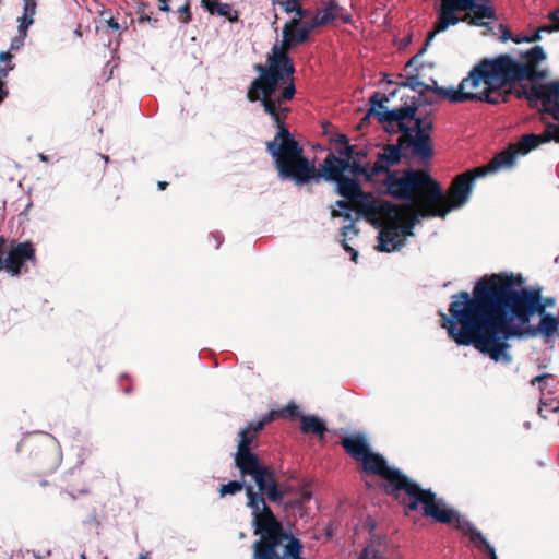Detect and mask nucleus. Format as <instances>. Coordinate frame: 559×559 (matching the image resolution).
I'll list each match as a JSON object with an SVG mask.
<instances>
[{
    "label": "nucleus",
    "instance_id": "nucleus-9",
    "mask_svg": "<svg viewBox=\"0 0 559 559\" xmlns=\"http://www.w3.org/2000/svg\"><path fill=\"white\" fill-rule=\"evenodd\" d=\"M366 471L383 476L392 487L393 491L405 490L409 497L407 508L417 510L421 504L423 513L437 522H448L450 511H441L444 500L438 499L430 489H423L417 483L411 480L400 469L390 467L385 460L371 450L367 453L366 460L360 461Z\"/></svg>",
    "mask_w": 559,
    "mask_h": 559
},
{
    "label": "nucleus",
    "instance_id": "nucleus-21",
    "mask_svg": "<svg viewBox=\"0 0 559 559\" xmlns=\"http://www.w3.org/2000/svg\"><path fill=\"white\" fill-rule=\"evenodd\" d=\"M518 155L516 150L513 146H510L497 154L487 166L478 169L485 170V175L502 169H511L516 163Z\"/></svg>",
    "mask_w": 559,
    "mask_h": 559
},
{
    "label": "nucleus",
    "instance_id": "nucleus-6",
    "mask_svg": "<svg viewBox=\"0 0 559 559\" xmlns=\"http://www.w3.org/2000/svg\"><path fill=\"white\" fill-rule=\"evenodd\" d=\"M251 478L258 491H254L252 485L247 484V507L251 510L253 533L259 536L252 543L251 559H257L259 551L269 552V559H304L300 540L284 530L263 497L266 495L269 501L273 503L283 502L285 491L277 485L274 471L264 465Z\"/></svg>",
    "mask_w": 559,
    "mask_h": 559
},
{
    "label": "nucleus",
    "instance_id": "nucleus-15",
    "mask_svg": "<svg viewBox=\"0 0 559 559\" xmlns=\"http://www.w3.org/2000/svg\"><path fill=\"white\" fill-rule=\"evenodd\" d=\"M250 440L245 438L238 441L237 451L234 454L235 467L239 471L241 478L253 477L264 466L259 457L251 451Z\"/></svg>",
    "mask_w": 559,
    "mask_h": 559
},
{
    "label": "nucleus",
    "instance_id": "nucleus-60",
    "mask_svg": "<svg viewBox=\"0 0 559 559\" xmlns=\"http://www.w3.org/2000/svg\"><path fill=\"white\" fill-rule=\"evenodd\" d=\"M558 411H559V407L554 408V412H558Z\"/></svg>",
    "mask_w": 559,
    "mask_h": 559
},
{
    "label": "nucleus",
    "instance_id": "nucleus-37",
    "mask_svg": "<svg viewBox=\"0 0 559 559\" xmlns=\"http://www.w3.org/2000/svg\"><path fill=\"white\" fill-rule=\"evenodd\" d=\"M355 150L356 148L354 145L346 143L344 150H338L340 156H336V157L337 158H348V160H352L355 155Z\"/></svg>",
    "mask_w": 559,
    "mask_h": 559
},
{
    "label": "nucleus",
    "instance_id": "nucleus-4",
    "mask_svg": "<svg viewBox=\"0 0 559 559\" xmlns=\"http://www.w3.org/2000/svg\"><path fill=\"white\" fill-rule=\"evenodd\" d=\"M522 284L521 275L492 274L488 282H477L472 296L467 292L452 295L448 314L481 312L527 324L533 316L549 313L547 309L556 306L554 297H544L540 289L522 288Z\"/></svg>",
    "mask_w": 559,
    "mask_h": 559
},
{
    "label": "nucleus",
    "instance_id": "nucleus-18",
    "mask_svg": "<svg viewBox=\"0 0 559 559\" xmlns=\"http://www.w3.org/2000/svg\"><path fill=\"white\" fill-rule=\"evenodd\" d=\"M35 260V250L31 242H21L12 247L5 258V272L10 276H16L23 270L27 261Z\"/></svg>",
    "mask_w": 559,
    "mask_h": 559
},
{
    "label": "nucleus",
    "instance_id": "nucleus-29",
    "mask_svg": "<svg viewBox=\"0 0 559 559\" xmlns=\"http://www.w3.org/2000/svg\"><path fill=\"white\" fill-rule=\"evenodd\" d=\"M265 426V421H250L248 425L240 429L238 432L239 440L247 438L250 440V444L253 442L254 435L261 431Z\"/></svg>",
    "mask_w": 559,
    "mask_h": 559
},
{
    "label": "nucleus",
    "instance_id": "nucleus-14",
    "mask_svg": "<svg viewBox=\"0 0 559 559\" xmlns=\"http://www.w3.org/2000/svg\"><path fill=\"white\" fill-rule=\"evenodd\" d=\"M471 80L469 74L464 78L457 87L450 86V87H442L439 85H436L435 87L428 85L425 86V90H431L433 94H436L438 97L447 98L452 103H462L466 100H480V99H487L486 94H478L474 84L472 82H468Z\"/></svg>",
    "mask_w": 559,
    "mask_h": 559
},
{
    "label": "nucleus",
    "instance_id": "nucleus-33",
    "mask_svg": "<svg viewBox=\"0 0 559 559\" xmlns=\"http://www.w3.org/2000/svg\"><path fill=\"white\" fill-rule=\"evenodd\" d=\"M542 38H543V33H542L540 28L538 27L530 36L514 37L513 41H515L518 44H520V43H536V41L542 40Z\"/></svg>",
    "mask_w": 559,
    "mask_h": 559
},
{
    "label": "nucleus",
    "instance_id": "nucleus-38",
    "mask_svg": "<svg viewBox=\"0 0 559 559\" xmlns=\"http://www.w3.org/2000/svg\"><path fill=\"white\" fill-rule=\"evenodd\" d=\"M311 497H312V495H311V492L309 490L302 489L300 491L299 498L296 501L292 502V506H294V507H301L304 503L309 501L311 499Z\"/></svg>",
    "mask_w": 559,
    "mask_h": 559
},
{
    "label": "nucleus",
    "instance_id": "nucleus-45",
    "mask_svg": "<svg viewBox=\"0 0 559 559\" xmlns=\"http://www.w3.org/2000/svg\"><path fill=\"white\" fill-rule=\"evenodd\" d=\"M159 2V7L158 9L163 12H168L170 9H169V5H168V0H158Z\"/></svg>",
    "mask_w": 559,
    "mask_h": 559
},
{
    "label": "nucleus",
    "instance_id": "nucleus-40",
    "mask_svg": "<svg viewBox=\"0 0 559 559\" xmlns=\"http://www.w3.org/2000/svg\"><path fill=\"white\" fill-rule=\"evenodd\" d=\"M297 26L299 28H301L302 31H306V33L308 35H310V33L313 31V28L318 27L319 25L314 24V17H313L311 22H301L300 21Z\"/></svg>",
    "mask_w": 559,
    "mask_h": 559
},
{
    "label": "nucleus",
    "instance_id": "nucleus-10",
    "mask_svg": "<svg viewBox=\"0 0 559 559\" xmlns=\"http://www.w3.org/2000/svg\"><path fill=\"white\" fill-rule=\"evenodd\" d=\"M455 12H472L474 17L471 23L475 25H483V20L495 19V11L491 7L490 0H441L438 9V19L426 38V46H430L433 38L445 31L450 26H455L461 21H466L468 16L460 19Z\"/></svg>",
    "mask_w": 559,
    "mask_h": 559
},
{
    "label": "nucleus",
    "instance_id": "nucleus-44",
    "mask_svg": "<svg viewBox=\"0 0 559 559\" xmlns=\"http://www.w3.org/2000/svg\"><path fill=\"white\" fill-rule=\"evenodd\" d=\"M335 205L342 210H348V211H352L353 210V206L348 204L347 201H344V200H337L335 202Z\"/></svg>",
    "mask_w": 559,
    "mask_h": 559
},
{
    "label": "nucleus",
    "instance_id": "nucleus-43",
    "mask_svg": "<svg viewBox=\"0 0 559 559\" xmlns=\"http://www.w3.org/2000/svg\"><path fill=\"white\" fill-rule=\"evenodd\" d=\"M500 29L502 31L500 38L503 43L508 41L509 39H512V40L514 39L513 37H511L510 32L507 28H504L502 25H500Z\"/></svg>",
    "mask_w": 559,
    "mask_h": 559
},
{
    "label": "nucleus",
    "instance_id": "nucleus-17",
    "mask_svg": "<svg viewBox=\"0 0 559 559\" xmlns=\"http://www.w3.org/2000/svg\"><path fill=\"white\" fill-rule=\"evenodd\" d=\"M368 156L367 148L355 150V155L352 160L348 158H337L333 153L328 154L325 159L331 160L337 165H341V170H348L354 177H362L365 181L371 182L372 164L364 163V159Z\"/></svg>",
    "mask_w": 559,
    "mask_h": 559
},
{
    "label": "nucleus",
    "instance_id": "nucleus-52",
    "mask_svg": "<svg viewBox=\"0 0 559 559\" xmlns=\"http://www.w3.org/2000/svg\"><path fill=\"white\" fill-rule=\"evenodd\" d=\"M166 185H167V182H165V181H158L159 189H165Z\"/></svg>",
    "mask_w": 559,
    "mask_h": 559
},
{
    "label": "nucleus",
    "instance_id": "nucleus-32",
    "mask_svg": "<svg viewBox=\"0 0 559 559\" xmlns=\"http://www.w3.org/2000/svg\"><path fill=\"white\" fill-rule=\"evenodd\" d=\"M278 4L284 9L285 12L295 13L294 16H298V13L300 12L302 17H305L307 14V12L299 5L298 0H280Z\"/></svg>",
    "mask_w": 559,
    "mask_h": 559
},
{
    "label": "nucleus",
    "instance_id": "nucleus-59",
    "mask_svg": "<svg viewBox=\"0 0 559 559\" xmlns=\"http://www.w3.org/2000/svg\"><path fill=\"white\" fill-rule=\"evenodd\" d=\"M103 158H104V160H106V162H108V159H109V158H108V156H106V155H103Z\"/></svg>",
    "mask_w": 559,
    "mask_h": 559
},
{
    "label": "nucleus",
    "instance_id": "nucleus-51",
    "mask_svg": "<svg viewBox=\"0 0 559 559\" xmlns=\"http://www.w3.org/2000/svg\"><path fill=\"white\" fill-rule=\"evenodd\" d=\"M5 271V259H0V271Z\"/></svg>",
    "mask_w": 559,
    "mask_h": 559
},
{
    "label": "nucleus",
    "instance_id": "nucleus-54",
    "mask_svg": "<svg viewBox=\"0 0 559 559\" xmlns=\"http://www.w3.org/2000/svg\"><path fill=\"white\" fill-rule=\"evenodd\" d=\"M280 488H281L282 490H284V491H285V496H286V495L289 492V490H290V487H283V488H282V487H280Z\"/></svg>",
    "mask_w": 559,
    "mask_h": 559
},
{
    "label": "nucleus",
    "instance_id": "nucleus-35",
    "mask_svg": "<svg viewBox=\"0 0 559 559\" xmlns=\"http://www.w3.org/2000/svg\"><path fill=\"white\" fill-rule=\"evenodd\" d=\"M552 378V374L550 373H542V374H538L536 377H534L531 381H530V384L535 386L536 384L539 385V391L543 392L546 388V380L547 379H550Z\"/></svg>",
    "mask_w": 559,
    "mask_h": 559
},
{
    "label": "nucleus",
    "instance_id": "nucleus-31",
    "mask_svg": "<svg viewBox=\"0 0 559 559\" xmlns=\"http://www.w3.org/2000/svg\"><path fill=\"white\" fill-rule=\"evenodd\" d=\"M549 23L539 26L543 34H551L559 32V9L550 12L548 15Z\"/></svg>",
    "mask_w": 559,
    "mask_h": 559
},
{
    "label": "nucleus",
    "instance_id": "nucleus-27",
    "mask_svg": "<svg viewBox=\"0 0 559 559\" xmlns=\"http://www.w3.org/2000/svg\"><path fill=\"white\" fill-rule=\"evenodd\" d=\"M338 10L340 7L336 1L330 0L329 3L313 16L314 24L322 26L331 23L334 19H336Z\"/></svg>",
    "mask_w": 559,
    "mask_h": 559
},
{
    "label": "nucleus",
    "instance_id": "nucleus-5",
    "mask_svg": "<svg viewBox=\"0 0 559 559\" xmlns=\"http://www.w3.org/2000/svg\"><path fill=\"white\" fill-rule=\"evenodd\" d=\"M302 19L300 12L298 16H293L285 23L282 31L283 40L273 45L266 56V64L253 66L258 76L247 91V99L250 103L259 102L275 126L284 123L287 108H284L283 104L290 100L296 93L292 80L295 67L287 51L309 38L306 31L297 26Z\"/></svg>",
    "mask_w": 559,
    "mask_h": 559
},
{
    "label": "nucleus",
    "instance_id": "nucleus-36",
    "mask_svg": "<svg viewBox=\"0 0 559 559\" xmlns=\"http://www.w3.org/2000/svg\"><path fill=\"white\" fill-rule=\"evenodd\" d=\"M282 413L290 418H295V417H300L302 416L300 414V409H299V406L296 405L294 402H289L285 407L284 409L282 411Z\"/></svg>",
    "mask_w": 559,
    "mask_h": 559
},
{
    "label": "nucleus",
    "instance_id": "nucleus-23",
    "mask_svg": "<svg viewBox=\"0 0 559 559\" xmlns=\"http://www.w3.org/2000/svg\"><path fill=\"white\" fill-rule=\"evenodd\" d=\"M331 214L333 217L342 216L344 218V221L348 222L347 225L342 227V235L344 237L342 245H343L344 250L350 254L352 261H354L356 263L358 260V251L355 250L353 247H350L347 243L348 240H352L358 234L357 229L355 228V224L353 222L350 213L347 211L344 213H341V212L336 211L335 209H332Z\"/></svg>",
    "mask_w": 559,
    "mask_h": 559
},
{
    "label": "nucleus",
    "instance_id": "nucleus-16",
    "mask_svg": "<svg viewBox=\"0 0 559 559\" xmlns=\"http://www.w3.org/2000/svg\"><path fill=\"white\" fill-rule=\"evenodd\" d=\"M551 141L559 144V126H556L554 122H546L543 133H527L522 135L514 148L519 155H526L531 151Z\"/></svg>",
    "mask_w": 559,
    "mask_h": 559
},
{
    "label": "nucleus",
    "instance_id": "nucleus-3",
    "mask_svg": "<svg viewBox=\"0 0 559 559\" xmlns=\"http://www.w3.org/2000/svg\"><path fill=\"white\" fill-rule=\"evenodd\" d=\"M397 130L402 135L396 143L384 145L377 154V160L370 169L371 182L378 175L384 174L385 192L396 200L413 203L420 188H430L429 199H438L441 195V186L427 171L414 168H407L401 173L391 170L400 164L403 150H409L412 158L418 159L421 165H428L433 156L430 138L433 130L432 119L428 116L415 115V119L404 121L403 128Z\"/></svg>",
    "mask_w": 559,
    "mask_h": 559
},
{
    "label": "nucleus",
    "instance_id": "nucleus-12",
    "mask_svg": "<svg viewBox=\"0 0 559 559\" xmlns=\"http://www.w3.org/2000/svg\"><path fill=\"white\" fill-rule=\"evenodd\" d=\"M518 96L525 97L531 104L540 102L543 110L558 121L556 126H559V80L533 85L530 90L519 92Z\"/></svg>",
    "mask_w": 559,
    "mask_h": 559
},
{
    "label": "nucleus",
    "instance_id": "nucleus-58",
    "mask_svg": "<svg viewBox=\"0 0 559 559\" xmlns=\"http://www.w3.org/2000/svg\"><path fill=\"white\" fill-rule=\"evenodd\" d=\"M138 559H148V558L144 555H141Z\"/></svg>",
    "mask_w": 559,
    "mask_h": 559
},
{
    "label": "nucleus",
    "instance_id": "nucleus-24",
    "mask_svg": "<svg viewBox=\"0 0 559 559\" xmlns=\"http://www.w3.org/2000/svg\"><path fill=\"white\" fill-rule=\"evenodd\" d=\"M203 7L211 13L226 17L230 22H236L239 19V14L228 3H219L218 1L202 0Z\"/></svg>",
    "mask_w": 559,
    "mask_h": 559
},
{
    "label": "nucleus",
    "instance_id": "nucleus-25",
    "mask_svg": "<svg viewBox=\"0 0 559 559\" xmlns=\"http://www.w3.org/2000/svg\"><path fill=\"white\" fill-rule=\"evenodd\" d=\"M300 429L304 433H316L322 436L326 431L324 421L314 415H302L300 416Z\"/></svg>",
    "mask_w": 559,
    "mask_h": 559
},
{
    "label": "nucleus",
    "instance_id": "nucleus-47",
    "mask_svg": "<svg viewBox=\"0 0 559 559\" xmlns=\"http://www.w3.org/2000/svg\"><path fill=\"white\" fill-rule=\"evenodd\" d=\"M274 418V414L273 413H270L269 415H266L261 421H265V424L272 421Z\"/></svg>",
    "mask_w": 559,
    "mask_h": 559
},
{
    "label": "nucleus",
    "instance_id": "nucleus-28",
    "mask_svg": "<svg viewBox=\"0 0 559 559\" xmlns=\"http://www.w3.org/2000/svg\"><path fill=\"white\" fill-rule=\"evenodd\" d=\"M23 15L19 19V31H27V28L34 23V16L36 14V0H23Z\"/></svg>",
    "mask_w": 559,
    "mask_h": 559
},
{
    "label": "nucleus",
    "instance_id": "nucleus-30",
    "mask_svg": "<svg viewBox=\"0 0 559 559\" xmlns=\"http://www.w3.org/2000/svg\"><path fill=\"white\" fill-rule=\"evenodd\" d=\"M246 481L241 478V480H230L227 484H224L219 487L218 492L221 497H225L227 495H236L240 492L243 488L246 489Z\"/></svg>",
    "mask_w": 559,
    "mask_h": 559
},
{
    "label": "nucleus",
    "instance_id": "nucleus-8",
    "mask_svg": "<svg viewBox=\"0 0 559 559\" xmlns=\"http://www.w3.org/2000/svg\"><path fill=\"white\" fill-rule=\"evenodd\" d=\"M484 176L485 170H467L453 179L447 197L441 190V195L436 200L429 199L430 188L418 189L416 201L405 207L404 243L407 237L414 236L413 229L420 219L445 218L451 211L463 207L473 193L475 181Z\"/></svg>",
    "mask_w": 559,
    "mask_h": 559
},
{
    "label": "nucleus",
    "instance_id": "nucleus-55",
    "mask_svg": "<svg viewBox=\"0 0 559 559\" xmlns=\"http://www.w3.org/2000/svg\"><path fill=\"white\" fill-rule=\"evenodd\" d=\"M395 95H396V91H393L388 96L390 97V100H391L393 97H395Z\"/></svg>",
    "mask_w": 559,
    "mask_h": 559
},
{
    "label": "nucleus",
    "instance_id": "nucleus-19",
    "mask_svg": "<svg viewBox=\"0 0 559 559\" xmlns=\"http://www.w3.org/2000/svg\"><path fill=\"white\" fill-rule=\"evenodd\" d=\"M400 86L404 87V88L407 87V88L418 92V98L412 100V103L409 105H415L417 107L416 115L428 116L431 119V117H430L431 112H427V111L425 114L419 112V108L424 104L431 106L435 103V100L432 98H429L426 96L427 92H431V90H425V86H428V84L420 81L419 76L417 74H411L406 78L405 81L400 83ZM406 105H408V104L406 103L404 106H406Z\"/></svg>",
    "mask_w": 559,
    "mask_h": 559
},
{
    "label": "nucleus",
    "instance_id": "nucleus-26",
    "mask_svg": "<svg viewBox=\"0 0 559 559\" xmlns=\"http://www.w3.org/2000/svg\"><path fill=\"white\" fill-rule=\"evenodd\" d=\"M0 104L8 95V91L4 86V80L8 76L9 72L13 70L14 66L12 63V55L10 51L0 52Z\"/></svg>",
    "mask_w": 559,
    "mask_h": 559
},
{
    "label": "nucleus",
    "instance_id": "nucleus-56",
    "mask_svg": "<svg viewBox=\"0 0 559 559\" xmlns=\"http://www.w3.org/2000/svg\"><path fill=\"white\" fill-rule=\"evenodd\" d=\"M275 20H277V15H275ZM272 26H273V28H274L275 31L277 29L276 21H274V22L272 23Z\"/></svg>",
    "mask_w": 559,
    "mask_h": 559
},
{
    "label": "nucleus",
    "instance_id": "nucleus-34",
    "mask_svg": "<svg viewBox=\"0 0 559 559\" xmlns=\"http://www.w3.org/2000/svg\"><path fill=\"white\" fill-rule=\"evenodd\" d=\"M26 36H27V31H24V32L19 31V35L11 40L9 51L19 50L24 45Z\"/></svg>",
    "mask_w": 559,
    "mask_h": 559
},
{
    "label": "nucleus",
    "instance_id": "nucleus-22",
    "mask_svg": "<svg viewBox=\"0 0 559 559\" xmlns=\"http://www.w3.org/2000/svg\"><path fill=\"white\" fill-rule=\"evenodd\" d=\"M391 549H393V546L383 536L372 535L359 559H384Z\"/></svg>",
    "mask_w": 559,
    "mask_h": 559
},
{
    "label": "nucleus",
    "instance_id": "nucleus-41",
    "mask_svg": "<svg viewBox=\"0 0 559 559\" xmlns=\"http://www.w3.org/2000/svg\"><path fill=\"white\" fill-rule=\"evenodd\" d=\"M178 13L183 15V20L182 22L185 24H188L191 20V14H190V9H189V3H186L183 5H181L179 9H178Z\"/></svg>",
    "mask_w": 559,
    "mask_h": 559
},
{
    "label": "nucleus",
    "instance_id": "nucleus-57",
    "mask_svg": "<svg viewBox=\"0 0 559 559\" xmlns=\"http://www.w3.org/2000/svg\"><path fill=\"white\" fill-rule=\"evenodd\" d=\"M430 81H431V84H429L430 86L435 87L436 85H438L436 80L431 79Z\"/></svg>",
    "mask_w": 559,
    "mask_h": 559
},
{
    "label": "nucleus",
    "instance_id": "nucleus-50",
    "mask_svg": "<svg viewBox=\"0 0 559 559\" xmlns=\"http://www.w3.org/2000/svg\"><path fill=\"white\" fill-rule=\"evenodd\" d=\"M38 158H39L41 162H48V157H47L45 154H43V153L38 154Z\"/></svg>",
    "mask_w": 559,
    "mask_h": 559
},
{
    "label": "nucleus",
    "instance_id": "nucleus-53",
    "mask_svg": "<svg viewBox=\"0 0 559 559\" xmlns=\"http://www.w3.org/2000/svg\"><path fill=\"white\" fill-rule=\"evenodd\" d=\"M4 239L2 237H0V252L2 251L3 247H4Z\"/></svg>",
    "mask_w": 559,
    "mask_h": 559
},
{
    "label": "nucleus",
    "instance_id": "nucleus-2",
    "mask_svg": "<svg viewBox=\"0 0 559 559\" xmlns=\"http://www.w3.org/2000/svg\"><path fill=\"white\" fill-rule=\"evenodd\" d=\"M441 326L457 346H474L495 362L509 365L512 338L542 337L545 344L559 340V314L539 313L537 324H519L516 320L484 314L441 313Z\"/></svg>",
    "mask_w": 559,
    "mask_h": 559
},
{
    "label": "nucleus",
    "instance_id": "nucleus-1",
    "mask_svg": "<svg viewBox=\"0 0 559 559\" xmlns=\"http://www.w3.org/2000/svg\"><path fill=\"white\" fill-rule=\"evenodd\" d=\"M273 140L266 142V152L274 159L281 180H292L302 186L320 179L335 183V192L348 200L357 213L379 228L377 250L381 252L400 251L404 247L405 209L390 202H378L361 189L355 178L346 177L347 170L341 165L324 158L318 173L313 163L302 155V147L292 136L284 123L276 124Z\"/></svg>",
    "mask_w": 559,
    "mask_h": 559
},
{
    "label": "nucleus",
    "instance_id": "nucleus-48",
    "mask_svg": "<svg viewBox=\"0 0 559 559\" xmlns=\"http://www.w3.org/2000/svg\"><path fill=\"white\" fill-rule=\"evenodd\" d=\"M274 418V414L273 413H270L269 415H266L261 421H265V424L272 421Z\"/></svg>",
    "mask_w": 559,
    "mask_h": 559
},
{
    "label": "nucleus",
    "instance_id": "nucleus-13",
    "mask_svg": "<svg viewBox=\"0 0 559 559\" xmlns=\"http://www.w3.org/2000/svg\"><path fill=\"white\" fill-rule=\"evenodd\" d=\"M440 510L450 511L451 513V515H449V521L442 522L443 524H452L456 530L468 536L479 550H486L490 559H498L493 546L487 542L483 533L479 532L464 515H461L456 510L450 508L445 502Z\"/></svg>",
    "mask_w": 559,
    "mask_h": 559
},
{
    "label": "nucleus",
    "instance_id": "nucleus-20",
    "mask_svg": "<svg viewBox=\"0 0 559 559\" xmlns=\"http://www.w3.org/2000/svg\"><path fill=\"white\" fill-rule=\"evenodd\" d=\"M342 445L358 462L366 460L367 453L371 450L366 436L361 433L346 436L342 440Z\"/></svg>",
    "mask_w": 559,
    "mask_h": 559
},
{
    "label": "nucleus",
    "instance_id": "nucleus-49",
    "mask_svg": "<svg viewBox=\"0 0 559 559\" xmlns=\"http://www.w3.org/2000/svg\"><path fill=\"white\" fill-rule=\"evenodd\" d=\"M267 552H260L257 554V559H269V555H266Z\"/></svg>",
    "mask_w": 559,
    "mask_h": 559
},
{
    "label": "nucleus",
    "instance_id": "nucleus-46",
    "mask_svg": "<svg viewBox=\"0 0 559 559\" xmlns=\"http://www.w3.org/2000/svg\"><path fill=\"white\" fill-rule=\"evenodd\" d=\"M337 142L340 144H344L345 145L346 143H348V139H347L346 135L342 134V135L338 136Z\"/></svg>",
    "mask_w": 559,
    "mask_h": 559
},
{
    "label": "nucleus",
    "instance_id": "nucleus-11",
    "mask_svg": "<svg viewBox=\"0 0 559 559\" xmlns=\"http://www.w3.org/2000/svg\"><path fill=\"white\" fill-rule=\"evenodd\" d=\"M390 102L389 96H380V93H373L369 98L370 108L361 119L359 127L367 122L371 116H376L381 123H388L392 128H403V122L408 119H415L417 107L415 105H406L400 108L390 109L386 104Z\"/></svg>",
    "mask_w": 559,
    "mask_h": 559
},
{
    "label": "nucleus",
    "instance_id": "nucleus-42",
    "mask_svg": "<svg viewBox=\"0 0 559 559\" xmlns=\"http://www.w3.org/2000/svg\"><path fill=\"white\" fill-rule=\"evenodd\" d=\"M106 24L114 32H117L120 29L119 23L114 17L106 20Z\"/></svg>",
    "mask_w": 559,
    "mask_h": 559
},
{
    "label": "nucleus",
    "instance_id": "nucleus-39",
    "mask_svg": "<svg viewBox=\"0 0 559 559\" xmlns=\"http://www.w3.org/2000/svg\"><path fill=\"white\" fill-rule=\"evenodd\" d=\"M427 47H428V46H426V45H425V46L419 50V52H418L417 55H415L414 57H412V58L407 61V63H406L405 68H406V69H411V68L415 67V66L417 64V62L419 61L420 57L426 52Z\"/></svg>",
    "mask_w": 559,
    "mask_h": 559
},
{
    "label": "nucleus",
    "instance_id": "nucleus-7",
    "mask_svg": "<svg viewBox=\"0 0 559 559\" xmlns=\"http://www.w3.org/2000/svg\"><path fill=\"white\" fill-rule=\"evenodd\" d=\"M547 59L542 46H534L520 52V60L510 55H499L479 61L471 71L469 76L478 94H486L487 99H480L491 105L504 102L508 92L501 90L514 82L528 80L536 82L547 76L546 70L538 66Z\"/></svg>",
    "mask_w": 559,
    "mask_h": 559
}]
</instances>
